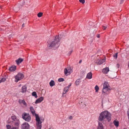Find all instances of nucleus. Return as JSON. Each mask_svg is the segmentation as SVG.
<instances>
[{
    "instance_id": "nucleus-37",
    "label": "nucleus",
    "mask_w": 129,
    "mask_h": 129,
    "mask_svg": "<svg viewBox=\"0 0 129 129\" xmlns=\"http://www.w3.org/2000/svg\"><path fill=\"white\" fill-rule=\"evenodd\" d=\"M72 51H73L72 50L71 51H70L69 52V53L68 54V55H69V56L70 55H71V53H72Z\"/></svg>"
},
{
    "instance_id": "nucleus-13",
    "label": "nucleus",
    "mask_w": 129,
    "mask_h": 129,
    "mask_svg": "<svg viewBox=\"0 0 129 129\" xmlns=\"http://www.w3.org/2000/svg\"><path fill=\"white\" fill-rule=\"evenodd\" d=\"M92 74L91 72H89L87 74L86 78L88 79H90L92 78Z\"/></svg>"
},
{
    "instance_id": "nucleus-55",
    "label": "nucleus",
    "mask_w": 129,
    "mask_h": 129,
    "mask_svg": "<svg viewBox=\"0 0 129 129\" xmlns=\"http://www.w3.org/2000/svg\"><path fill=\"white\" fill-rule=\"evenodd\" d=\"M83 105H84V104H83Z\"/></svg>"
},
{
    "instance_id": "nucleus-45",
    "label": "nucleus",
    "mask_w": 129,
    "mask_h": 129,
    "mask_svg": "<svg viewBox=\"0 0 129 129\" xmlns=\"http://www.w3.org/2000/svg\"><path fill=\"white\" fill-rule=\"evenodd\" d=\"M19 125V124L17 122V126H18Z\"/></svg>"
},
{
    "instance_id": "nucleus-33",
    "label": "nucleus",
    "mask_w": 129,
    "mask_h": 129,
    "mask_svg": "<svg viewBox=\"0 0 129 129\" xmlns=\"http://www.w3.org/2000/svg\"><path fill=\"white\" fill-rule=\"evenodd\" d=\"M12 119L14 121H15L16 119V116H12Z\"/></svg>"
},
{
    "instance_id": "nucleus-46",
    "label": "nucleus",
    "mask_w": 129,
    "mask_h": 129,
    "mask_svg": "<svg viewBox=\"0 0 129 129\" xmlns=\"http://www.w3.org/2000/svg\"><path fill=\"white\" fill-rule=\"evenodd\" d=\"M11 129H16V127H11Z\"/></svg>"
},
{
    "instance_id": "nucleus-52",
    "label": "nucleus",
    "mask_w": 129,
    "mask_h": 129,
    "mask_svg": "<svg viewBox=\"0 0 129 129\" xmlns=\"http://www.w3.org/2000/svg\"><path fill=\"white\" fill-rule=\"evenodd\" d=\"M21 86V85L20 84L18 86L19 87H20Z\"/></svg>"
},
{
    "instance_id": "nucleus-50",
    "label": "nucleus",
    "mask_w": 129,
    "mask_h": 129,
    "mask_svg": "<svg viewBox=\"0 0 129 129\" xmlns=\"http://www.w3.org/2000/svg\"><path fill=\"white\" fill-rule=\"evenodd\" d=\"M82 60H80L79 61V63H81V62H82Z\"/></svg>"
},
{
    "instance_id": "nucleus-23",
    "label": "nucleus",
    "mask_w": 129,
    "mask_h": 129,
    "mask_svg": "<svg viewBox=\"0 0 129 129\" xmlns=\"http://www.w3.org/2000/svg\"><path fill=\"white\" fill-rule=\"evenodd\" d=\"M64 74L66 76L68 75V69L66 68L64 69Z\"/></svg>"
},
{
    "instance_id": "nucleus-38",
    "label": "nucleus",
    "mask_w": 129,
    "mask_h": 129,
    "mask_svg": "<svg viewBox=\"0 0 129 129\" xmlns=\"http://www.w3.org/2000/svg\"><path fill=\"white\" fill-rule=\"evenodd\" d=\"M20 38L21 40H22L23 39V38H24V37L22 36H20Z\"/></svg>"
},
{
    "instance_id": "nucleus-41",
    "label": "nucleus",
    "mask_w": 129,
    "mask_h": 129,
    "mask_svg": "<svg viewBox=\"0 0 129 129\" xmlns=\"http://www.w3.org/2000/svg\"><path fill=\"white\" fill-rule=\"evenodd\" d=\"M72 118L73 117L72 116H70L69 117V118L71 120L72 119Z\"/></svg>"
},
{
    "instance_id": "nucleus-25",
    "label": "nucleus",
    "mask_w": 129,
    "mask_h": 129,
    "mask_svg": "<svg viewBox=\"0 0 129 129\" xmlns=\"http://www.w3.org/2000/svg\"><path fill=\"white\" fill-rule=\"evenodd\" d=\"M32 95L33 96H34L36 98H37L38 96L37 93L35 92H32Z\"/></svg>"
},
{
    "instance_id": "nucleus-15",
    "label": "nucleus",
    "mask_w": 129,
    "mask_h": 129,
    "mask_svg": "<svg viewBox=\"0 0 129 129\" xmlns=\"http://www.w3.org/2000/svg\"><path fill=\"white\" fill-rule=\"evenodd\" d=\"M18 102L19 104H20L22 103L25 106H27V104H26L25 101H24V100H19Z\"/></svg>"
},
{
    "instance_id": "nucleus-57",
    "label": "nucleus",
    "mask_w": 129,
    "mask_h": 129,
    "mask_svg": "<svg viewBox=\"0 0 129 129\" xmlns=\"http://www.w3.org/2000/svg\"><path fill=\"white\" fill-rule=\"evenodd\" d=\"M16 124V123H15V124Z\"/></svg>"
},
{
    "instance_id": "nucleus-24",
    "label": "nucleus",
    "mask_w": 129,
    "mask_h": 129,
    "mask_svg": "<svg viewBox=\"0 0 129 129\" xmlns=\"http://www.w3.org/2000/svg\"><path fill=\"white\" fill-rule=\"evenodd\" d=\"M68 88L67 87H65L63 90V94H64L66 93V92L68 91Z\"/></svg>"
},
{
    "instance_id": "nucleus-29",
    "label": "nucleus",
    "mask_w": 129,
    "mask_h": 129,
    "mask_svg": "<svg viewBox=\"0 0 129 129\" xmlns=\"http://www.w3.org/2000/svg\"><path fill=\"white\" fill-rule=\"evenodd\" d=\"M64 81V79L62 78H60L58 79V81L59 82H62Z\"/></svg>"
},
{
    "instance_id": "nucleus-53",
    "label": "nucleus",
    "mask_w": 129,
    "mask_h": 129,
    "mask_svg": "<svg viewBox=\"0 0 129 129\" xmlns=\"http://www.w3.org/2000/svg\"><path fill=\"white\" fill-rule=\"evenodd\" d=\"M2 8V7L1 6H0V9H1Z\"/></svg>"
},
{
    "instance_id": "nucleus-35",
    "label": "nucleus",
    "mask_w": 129,
    "mask_h": 129,
    "mask_svg": "<svg viewBox=\"0 0 129 129\" xmlns=\"http://www.w3.org/2000/svg\"><path fill=\"white\" fill-rule=\"evenodd\" d=\"M117 54L118 53H116L114 54V55H113V57H115L116 58L117 57Z\"/></svg>"
},
{
    "instance_id": "nucleus-36",
    "label": "nucleus",
    "mask_w": 129,
    "mask_h": 129,
    "mask_svg": "<svg viewBox=\"0 0 129 129\" xmlns=\"http://www.w3.org/2000/svg\"><path fill=\"white\" fill-rule=\"evenodd\" d=\"M102 26L103 27L102 29L104 30H105V29H106V28H107V26L106 25V26H104V25H102Z\"/></svg>"
},
{
    "instance_id": "nucleus-22",
    "label": "nucleus",
    "mask_w": 129,
    "mask_h": 129,
    "mask_svg": "<svg viewBox=\"0 0 129 129\" xmlns=\"http://www.w3.org/2000/svg\"><path fill=\"white\" fill-rule=\"evenodd\" d=\"M113 123L114 125L116 127H118L119 126V122L118 121H117L116 120H114L113 122Z\"/></svg>"
},
{
    "instance_id": "nucleus-27",
    "label": "nucleus",
    "mask_w": 129,
    "mask_h": 129,
    "mask_svg": "<svg viewBox=\"0 0 129 129\" xmlns=\"http://www.w3.org/2000/svg\"><path fill=\"white\" fill-rule=\"evenodd\" d=\"M12 80L13 81H14L15 82H16V75L13 77Z\"/></svg>"
},
{
    "instance_id": "nucleus-19",
    "label": "nucleus",
    "mask_w": 129,
    "mask_h": 129,
    "mask_svg": "<svg viewBox=\"0 0 129 129\" xmlns=\"http://www.w3.org/2000/svg\"><path fill=\"white\" fill-rule=\"evenodd\" d=\"M49 84L50 86L52 87L55 85L54 81L53 80H51L49 83Z\"/></svg>"
},
{
    "instance_id": "nucleus-1",
    "label": "nucleus",
    "mask_w": 129,
    "mask_h": 129,
    "mask_svg": "<svg viewBox=\"0 0 129 129\" xmlns=\"http://www.w3.org/2000/svg\"><path fill=\"white\" fill-rule=\"evenodd\" d=\"M60 37L59 36H56L53 41L50 42L47 45V47L49 49H51L53 47L58 48L60 45L59 41Z\"/></svg>"
},
{
    "instance_id": "nucleus-7",
    "label": "nucleus",
    "mask_w": 129,
    "mask_h": 129,
    "mask_svg": "<svg viewBox=\"0 0 129 129\" xmlns=\"http://www.w3.org/2000/svg\"><path fill=\"white\" fill-rule=\"evenodd\" d=\"M16 69V66H12L9 68V70L10 72H14L15 71Z\"/></svg>"
},
{
    "instance_id": "nucleus-43",
    "label": "nucleus",
    "mask_w": 129,
    "mask_h": 129,
    "mask_svg": "<svg viewBox=\"0 0 129 129\" xmlns=\"http://www.w3.org/2000/svg\"><path fill=\"white\" fill-rule=\"evenodd\" d=\"M71 83H70V84L67 87L69 89V88L71 86Z\"/></svg>"
},
{
    "instance_id": "nucleus-54",
    "label": "nucleus",
    "mask_w": 129,
    "mask_h": 129,
    "mask_svg": "<svg viewBox=\"0 0 129 129\" xmlns=\"http://www.w3.org/2000/svg\"><path fill=\"white\" fill-rule=\"evenodd\" d=\"M123 129H126V128H124Z\"/></svg>"
},
{
    "instance_id": "nucleus-30",
    "label": "nucleus",
    "mask_w": 129,
    "mask_h": 129,
    "mask_svg": "<svg viewBox=\"0 0 129 129\" xmlns=\"http://www.w3.org/2000/svg\"><path fill=\"white\" fill-rule=\"evenodd\" d=\"M43 15V13L41 12H40L38 14V16L39 17H41Z\"/></svg>"
},
{
    "instance_id": "nucleus-48",
    "label": "nucleus",
    "mask_w": 129,
    "mask_h": 129,
    "mask_svg": "<svg viewBox=\"0 0 129 129\" xmlns=\"http://www.w3.org/2000/svg\"><path fill=\"white\" fill-rule=\"evenodd\" d=\"M80 104V106H81V107H82V106H83V104H82V103H81V104Z\"/></svg>"
},
{
    "instance_id": "nucleus-56",
    "label": "nucleus",
    "mask_w": 129,
    "mask_h": 129,
    "mask_svg": "<svg viewBox=\"0 0 129 129\" xmlns=\"http://www.w3.org/2000/svg\"><path fill=\"white\" fill-rule=\"evenodd\" d=\"M1 28H0V31H1Z\"/></svg>"
},
{
    "instance_id": "nucleus-44",
    "label": "nucleus",
    "mask_w": 129,
    "mask_h": 129,
    "mask_svg": "<svg viewBox=\"0 0 129 129\" xmlns=\"http://www.w3.org/2000/svg\"><path fill=\"white\" fill-rule=\"evenodd\" d=\"M127 115L128 116V118H129V110L127 111Z\"/></svg>"
},
{
    "instance_id": "nucleus-20",
    "label": "nucleus",
    "mask_w": 129,
    "mask_h": 129,
    "mask_svg": "<svg viewBox=\"0 0 129 129\" xmlns=\"http://www.w3.org/2000/svg\"><path fill=\"white\" fill-rule=\"evenodd\" d=\"M26 90V87L25 86H23L22 88V92L23 93L25 92Z\"/></svg>"
},
{
    "instance_id": "nucleus-2",
    "label": "nucleus",
    "mask_w": 129,
    "mask_h": 129,
    "mask_svg": "<svg viewBox=\"0 0 129 129\" xmlns=\"http://www.w3.org/2000/svg\"><path fill=\"white\" fill-rule=\"evenodd\" d=\"M111 114L107 111H105L102 112L100 115L98 120L99 121H102L105 120L106 119L108 121H109L111 119Z\"/></svg>"
},
{
    "instance_id": "nucleus-6",
    "label": "nucleus",
    "mask_w": 129,
    "mask_h": 129,
    "mask_svg": "<svg viewBox=\"0 0 129 129\" xmlns=\"http://www.w3.org/2000/svg\"><path fill=\"white\" fill-rule=\"evenodd\" d=\"M105 88H103V89L102 93H104L106 94H108L109 93L110 89L109 87Z\"/></svg>"
},
{
    "instance_id": "nucleus-47",
    "label": "nucleus",
    "mask_w": 129,
    "mask_h": 129,
    "mask_svg": "<svg viewBox=\"0 0 129 129\" xmlns=\"http://www.w3.org/2000/svg\"><path fill=\"white\" fill-rule=\"evenodd\" d=\"M97 37L98 38H100V35H99V34L97 35Z\"/></svg>"
},
{
    "instance_id": "nucleus-51",
    "label": "nucleus",
    "mask_w": 129,
    "mask_h": 129,
    "mask_svg": "<svg viewBox=\"0 0 129 129\" xmlns=\"http://www.w3.org/2000/svg\"><path fill=\"white\" fill-rule=\"evenodd\" d=\"M44 118H43V119H41V120L44 121Z\"/></svg>"
},
{
    "instance_id": "nucleus-42",
    "label": "nucleus",
    "mask_w": 129,
    "mask_h": 129,
    "mask_svg": "<svg viewBox=\"0 0 129 129\" xmlns=\"http://www.w3.org/2000/svg\"><path fill=\"white\" fill-rule=\"evenodd\" d=\"M119 67V65L118 64H117L116 65V67L117 68H118Z\"/></svg>"
},
{
    "instance_id": "nucleus-40",
    "label": "nucleus",
    "mask_w": 129,
    "mask_h": 129,
    "mask_svg": "<svg viewBox=\"0 0 129 129\" xmlns=\"http://www.w3.org/2000/svg\"><path fill=\"white\" fill-rule=\"evenodd\" d=\"M124 0H120V4H121L122 3Z\"/></svg>"
},
{
    "instance_id": "nucleus-3",
    "label": "nucleus",
    "mask_w": 129,
    "mask_h": 129,
    "mask_svg": "<svg viewBox=\"0 0 129 129\" xmlns=\"http://www.w3.org/2000/svg\"><path fill=\"white\" fill-rule=\"evenodd\" d=\"M22 118L26 121L29 122L31 120V117L29 114L24 112L22 114Z\"/></svg>"
},
{
    "instance_id": "nucleus-5",
    "label": "nucleus",
    "mask_w": 129,
    "mask_h": 129,
    "mask_svg": "<svg viewBox=\"0 0 129 129\" xmlns=\"http://www.w3.org/2000/svg\"><path fill=\"white\" fill-rule=\"evenodd\" d=\"M24 77L23 75L21 73H18L17 75V82L22 79Z\"/></svg>"
},
{
    "instance_id": "nucleus-12",
    "label": "nucleus",
    "mask_w": 129,
    "mask_h": 129,
    "mask_svg": "<svg viewBox=\"0 0 129 129\" xmlns=\"http://www.w3.org/2000/svg\"><path fill=\"white\" fill-rule=\"evenodd\" d=\"M43 99L44 98L43 97H41L36 100L35 103L36 104H37L40 103L43 100Z\"/></svg>"
},
{
    "instance_id": "nucleus-58",
    "label": "nucleus",
    "mask_w": 129,
    "mask_h": 129,
    "mask_svg": "<svg viewBox=\"0 0 129 129\" xmlns=\"http://www.w3.org/2000/svg\"><path fill=\"white\" fill-rule=\"evenodd\" d=\"M15 61L16 62V60H15Z\"/></svg>"
},
{
    "instance_id": "nucleus-60",
    "label": "nucleus",
    "mask_w": 129,
    "mask_h": 129,
    "mask_svg": "<svg viewBox=\"0 0 129 129\" xmlns=\"http://www.w3.org/2000/svg\"><path fill=\"white\" fill-rule=\"evenodd\" d=\"M1 83V82H0V83Z\"/></svg>"
},
{
    "instance_id": "nucleus-10",
    "label": "nucleus",
    "mask_w": 129,
    "mask_h": 129,
    "mask_svg": "<svg viewBox=\"0 0 129 129\" xmlns=\"http://www.w3.org/2000/svg\"><path fill=\"white\" fill-rule=\"evenodd\" d=\"M105 59H100L98 62H96L95 63L97 65H100L105 62Z\"/></svg>"
},
{
    "instance_id": "nucleus-9",
    "label": "nucleus",
    "mask_w": 129,
    "mask_h": 129,
    "mask_svg": "<svg viewBox=\"0 0 129 129\" xmlns=\"http://www.w3.org/2000/svg\"><path fill=\"white\" fill-rule=\"evenodd\" d=\"M109 71V68L108 67H106L103 69L102 72L103 73L106 74Z\"/></svg>"
},
{
    "instance_id": "nucleus-26",
    "label": "nucleus",
    "mask_w": 129,
    "mask_h": 129,
    "mask_svg": "<svg viewBox=\"0 0 129 129\" xmlns=\"http://www.w3.org/2000/svg\"><path fill=\"white\" fill-rule=\"evenodd\" d=\"M80 79H78L76 80L75 83L76 85H78L79 84L80 82Z\"/></svg>"
},
{
    "instance_id": "nucleus-34",
    "label": "nucleus",
    "mask_w": 129,
    "mask_h": 129,
    "mask_svg": "<svg viewBox=\"0 0 129 129\" xmlns=\"http://www.w3.org/2000/svg\"><path fill=\"white\" fill-rule=\"evenodd\" d=\"M79 2L82 4H84L85 2V0H79Z\"/></svg>"
},
{
    "instance_id": "nucleus-28",
    "label": "nucleus",
    "mask_w": 129,
    "mask_h": 129,
    "mask_svg": "<svg viewBox=\"0 0 129 129\" xmlns=\"http://www.w3.org/2000/svg\"><path fill=\"white\" fill-rule=\"evenodd\" d=\"M95 92H97L99 89L98 86L97 85H96L95 87Z\"/></svg>"
},
{
    "instance_id": "nucleus-59",
    "label": "nucleus",
    "mask_w": 129,
    "mask_h": 129,
    "mask_svg": "<svg viewBox=\"0 0 129 129\" xmlns=\"http://www.w3.org/2000/svg\"><path fill=\"white\" fill-rule=\"evenodd\" d=\"M49 129H50V128H49Z\"/></svg>"
},
{
    "instance_id": "nucleus-17",
    "label": "nucleus",
    "mask_w": 129,
    "mask_h": 129,
    "mask_svg": "<svg viewBox=\"0 0 129 129\" xmlns=\"http://www.w3.org/2000/svg\"><path fill=\"white\" fill-rule=\"evenodd\" d=\"M42 122H39V123H36V124L37 126V129H41L42 127L41 123Z\"/></svg>"
},
{
    "instance_id": "nucleus-21",
    "label": "nucleus",
    "mask_w": 129,
    "mask_h": 129,
    "mask_svg": "<svg viewBox=\"0 0 129 129\" xmlns=\"http://www.w3.org/2000/svg\"><path fill=\"white\" fill-rule=\"evenodd\" d=\"M67 69H68V75H69L72 72V70L71 67L68 68Z\"/></svg>"
},
{
    "instance_id": "nucleus-11",
    "label": "nucleus",
    "mask_w": 129,
    "mask_h": 129,
    "mask_svg": "<svg viewBox=\"0 0 129 129\" xmlns=\"http://www.w3.org/2000/svg\"><path fill=\"white\" fill-rule=\"evenodd\" d=\"M23 60V58H19L17 60V65H19L20 63H21Z\"/></svg>"
},
{
    "instance_id": "nucleus-39",
    "label": "nucleus",
    "mask_w": 129,
    "mask_h": 129,
    "mask_svg": "<svg viewBox=\"0 0 129 129\" xmlns=\"http://www.w3.org/2000/svg\"><path fill=\"white\" fill-rule=\"evenodd\" d=\"M21 5H19L18 6V8H19L18 9V11L19 10V9L21 8Z\"/></svg>"
},
{
    "instance_id": "nucleus-49",
    "label": "nucleus",
    "mask_w": 129,
    "mask_h": 129,
    "mask_svg": "<svg viewBox=\"0 0 129 129\" xmlns=\"http://www.w3.org/2000/svg\"><path fill=\"white\" fill-rule=\"evenodd\" d=\"M24 23H23L22 25V27H24Z\"/></svg>"
},
{
    "instance_id": "nucleus-16",
    "label": "nucleus",
    "mask_w": 129,
    "mask_h": 129,
    "mask_svg": "<svg viewBox=\"0 0 129 129\" xmlns=\"http://www.w3.org/2000/svg\"><path fill=\"white\" fill-rule=\"evenodd\" d=\"M103 126L102 123L98 121V126L97 129H103Z\"/></svg>"
},
{
    "instance_id": "nucleus-31",
    "label": "nucleus",
    "mask_w": 129,
    "mask_h": 129,
    "mask_svg": "<svg viewBox=\"0 0 129 129\" xmlns=\"http://www.w3.org/2000/svg\"><path fill=\"white\" fill-rule=\"evenodd\" d=\"M6 79L5 78H3L1 79L0 80V82H4Z\"/></svg>"
},
{
    "instance_id": "nucleus-4",
    "label": "nucleus",
    "mask_w": 129,
    "mask_h": 129,
    "mask_svg": "<svg viewBox=\"0 0 129 129\" xmlns=\"http://www.w3.org/2000/svg\"><path fill=\"white\" fill-rule=\"evenodd\" d=\"M30 126L28 123L26 122H24L21 126V129H29Z\"/></svg>"
},
{
    "instance_id": "nucleus-18",
    "label": "nucleus",
    "mask_w": 129,
    "mask_h": 129,
    "mask_svg": "<svg viewBox=\"0 0 129 129\" xmlns=\"http://www.w3.org/2000/svg\"><path fill=\"white\" fill-rule=\"evenodd\" d=\"M103 88H108L109 87V84L107 82H105L103 85Z\"/></svg>"
},
{
    "instance_id": "nucleus-14",
    "label": "nucleus",
    "mask_w": 129,
    "mask_h": 129,
    "mask_svg": "<svg viewBox=\"0 0 129 129\" xmlns=\"http://www.w3.org/2000/svg\"><path fill=\"white\" fill-rule=\"evenodd\" d=\"M30 110L33 115L34 116L35 115L37 114L35 113V111L34 110L33 107H30Z\"/></svg>"
},
{
    "instance_id": "nucleus-32",
    "label": "nucleus",
    "mask_w": 129,
    "mask_h": 129,
    "mask_svg": "<svg viewBox=\"0 0 129 129\" xmlns=\"http://www.w3.org/2000/svg\"><path fill=\"white\" fill-rule=\"evenodd\" d=\"M6 126L7 129H11V126L9 124L7 125Z\"/></svg>"
},
{
    "instance_id": "nucleus-8",
    "label": "nucleus",
    "mask_w": 129,
    "mask_h": 129,
    "mask_svg": "<svg viewBox=\"0 0 129 129\" xmlns=\"http://www.w3.org/2000/svg\"><path fill=\"white\" fill-rule=\"evenodd\" d=\"M36 117V120L37 121L36 123H39V122H42L40 119L38 115L37 114L34 115Z\"/></svg>"
}]
</instances>
